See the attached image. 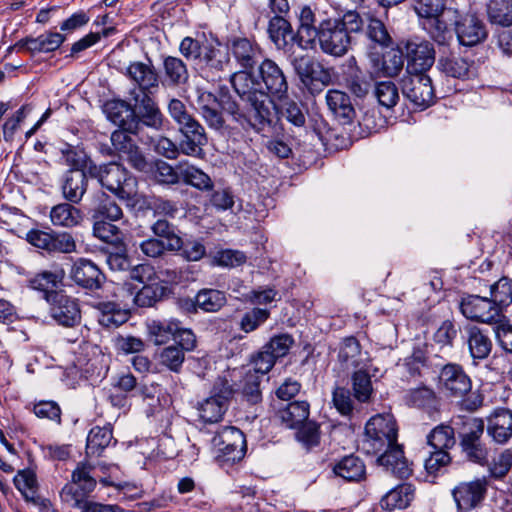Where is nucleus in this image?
Returning <instances> with one entry per match:
<instances>
[{
	"label": "nucleus",
	"mask_w": 512,
	"mask_h": 512,
	"mask_svg": "<svg viewBox=\"0 0 512 512\" xmlns=\"http://www.w3.org/2000/svg\"><path fill=\"white\" fill-rule=\"evenodd\" d=\"M333 471L346 481H360L365 476V465L359 457L349 455L341 459Z\"/></svg>",
	"instance_id": "37998d69"
},
{
	"label": "nucleus",
	"mask_w": 512,
	"mask_h": 512,
	"mask_svg": "<svg viewBox=\"0 0 512 512\" xmlns=\"http://www.w3.org/2000/svg\"><path fill=\"white\" fill-rule=\"evenodd\" d=\"M233 394L232 386L227 380L219 379L213 389V395L199 405V415L204 422L220 421L227 409V403Z\"/></svg>",
	"instance_id": "4468645a"
},
{
	"label": "nucleus",
	"mask_w": 512,
	"mask_h": 512,
	"mask_svg": "<svg viewBox=\"0 0 512 512\" xmlns=\"http://www.w3.org/2000/svg\"><path fill=\"white\" fill-rule=\"evenodd\" d=\"M158 361L170 371L179 373L185 361V352L178 345H169L159 352Z\"/></svg>",
	"instance_id": "6e6d98bb"
},
{
	"label": "nucleus",
	"mask_w": 512,
	"mask_h": 512,
	"mask_svg": "<svg viewBox=\"0 0 512 512\" xmlns=\"http://www.w3.org/2000/svg\"><path fill=\"white\" fill-rule=\"evenodd\" d=\"M472 388L470 377L454 363L444 365L438 375V389L447 397L462 398Z\"/></svg>",
	"instance_id": "f8f14e48"
},
{
	"label": "nucleus",
	"mask_w": 512,
	"mask_h": 512,
	"mask_svg": "<svg viewBox=\"0 0 512 512\" xmlns=\"http://www.w3.org/2000/svg\"><path fill=\"white\" fill-rule=\"evenodd\" d=\"M262 68L263 66H244L243 70L232 75L231 83L241 99H247L249 95L266 94L261 91Z\"/></svg>",
	"instance_id": "4be33fe9"
},
{
	"label": "nucleus",
	"mask_w": 512,
	"mask_h": 512,
	"mask_svg": "<svg viewBox=\"0 0 512 512\" xmlns=\"http://www.w3.org/2000/svg\"><path fill=\"white\" fill-rule=\"evenodd\" d=\"M112 221H105L102 219H96L93 225V234L98 239L112 243L119 240L120 230L119 228L111 223Z\"/></svg>",
	"instance_id": "0e129e2a"
},
{
	"label": "nucleus",
	"mask_w": 512,
	"mask_h": 512,
	"mask_svg": "<svg viewBox=\"0 0 512 512\" xmlns=\"http://www.w3.org/2000/svg\"><path fill=\"white\" fill-rule=\"evenodd\" d=\"M315 15L310 7L305 6L299 14V27L296 42L302 49L312 48L318 35L319 28L315 25Z\"/></svg>",
	"instance_id": "7c9ffc66"
},
{
	"label": "nucleus",
	"mask_w": 512,
	"mask_h": 512,
	"mask_svg": "<svg viewBox=\"0 0 512 512\" xmlns=\"http://www.w3.org/2000/svg\"><path fill=\"white\" fill-rule=\"evenodd\" d=\"M487 15L492 24L504 27L512 25V0H489Z\"/></svg>",
	"instance_id": "de8ad7c7"
},
{
	"label": "nucleus",
	"mask_w": 512,
	"mask_h": 512,
	"mask_svg": "<svg viewBox=\"0 0 512 512\" xmlns=\"http://www.w3.org/2000/svg\"><path fill=\"white\" fill-rule=\"evenodd\" d=\"M131 135L135 134L126 129L115 130L110 138L112 146L119 157L127 161L134 169L140 172H148L151 169V163Z\"/></svg>",
	"instance_id": "9d476101"
},
{
	"label": "nucleus",
	"mask_w": 512,
	"mask_h": 512,
	"mask_svg": "<svg viewBox=\"0 0 512 512\" xmlns=\"http://www.w3.org/2000/svg\"><path fill=\"white\" fill-rule=\"evenodd\" d=\"M51 317L60 325L73 327L80 323L81 312L77 301L62 292L52 291L46 293Z\"/></svg>",
	"instance_id": "ddd939ff"
},
{
	"label": "nucleus",
	"mask_w": 512,
	"mask_h": 512,
	"mask_svg": "<svg viewBox=\"0 0 512 512\" xmlns=\"http://www.w3.org/2000/svg\"><path fill=\"white\" fill-rule=\"evenodd\" d=\"M461 314L468 320L483 323L497 324L501 316L490 297L476 294H464L458 304Z\"/></svg>",
	"instance_id": "6e6552de"
},
{
	"label": "nucleus",
	"mask_w": 512,
	"mask_h": 512,
	"mask_svg": "<svg viewBox=\"0 0 512 512\" xmlns=\"http://www.w3.org/2000/svg\"><path fill=\"white\" fill-rule=\"evenodd\" d=\"M148 334L155 345H162L173 338L178 330V320H151L147 323Z\"/></svg>",
	"instance_id": "c03bdc74"
},
{
	"label": "nucleus",
	"mask_w": 512,
	"mask_h": 512,
	"mask_svg": "<svg viewBox=\"0 0 512 512\" xmlns=\"http://www.w3.org/2000/svg\"><path fill=\"white\" fill-rule=\"evenodd\" d=\"M87 173L120 199H131L137 193L136 178L118 163L111 162L99 166L90 163Z\"/></svg>",
	"instance_id": "7ed1b4c3"
},
{
	"label": "nucleus",
	"mask_w": 512,
	"mask_h": 512,
	"mask_svg": "<svg viewBox=\"0 0 512 512\" xmlns=\"http://www.w3.org/2000/svg\"><path fill=\"white\" fill-rule=\"evenodd\" d=\"M128 74L139 85L137 90H145L157 86L158 76L154 66H128Z\"/></svg>",
	"instance_id": "4d7b16f0"
},
{
	"label": "nucleus",
	"mask_w": 512,
	"mask_h": 512,
	"mask_svg": "<svg viewBox=\"0 0 512 512\" xmlns=\"http://www.w3.org/2000/svg\"><path fill=\"white\" fill-rule=\"evenodd\" d=\"M488 481L485 477L460 482L452 490L457 507L469 511L479 506L486 495Z\"/></svg>",
	"instance_id": "a211bd4d"
},
{
	"label": "nucleus",
	"mask_w": 512,
	"mask_h": 512,
	"mask_svg": "<svg viewBox=\"0 0 512 512\" xmlns=\"http://www.w3.org/2000/svg\"><path fill=\"white\" fill-rule=\"evenodd\" d=\"M260 381L261 376L251 370H248L243 377L242 394L251 404H256L261 401Z\"/></svg>",
	"instance_id": "680f3d73"
},
{
	"label": "nucleus",
	"mask_w": 512,
	"mask_h": 512,
	"mask_svg": "<svg viewBox=\"0 0 512 512\" xmlns=\"http://www.w3.org/2000/svg\"><path fill=\"white\" fill-rule=\"evenodd\" d=\"M364 22L356 11H348L341 18L320 23L317 38L325 53L339 57L348 51L352 33L361 31Z\"/></svg>",
	"instance_id": "f257e3e1"
},
{
	"label": "nucleus",
	"mask_w": 512,
	"mask_h": 512,
	"mask_svg": "<svg viewBox=\"0 0 512 512\" xmlns=\"http://www.w3.org/2000/svg\"><path fill=\"white\" fill-rule=\"evenodd\" d=\"M219 46L220 43L216 38L211 36L208 39L202 33L198 34L197 38L185 37L180 43L179 50L188 61L210 62L215 60L218 64H222V60L216 58Z\"/></svg>",
	"instance_id": "2eb2a0df"
},
{
	"label": "nucleus",
	"mask_w": 512,
	"mask_h": 512,
	"mask_svg": "<svg viewBox=\"0 0 512 512\" xmlns=\"http://www.w3.org/2000/svg\"><path fill=\"white\" fill-rule=\"evenodd\" d=\"M152 231L156 236L164 240L169 251H177L182 248L181 238L175 233L174 227L167 220H157L152 225Z\"/></svg>",
	"instance_id": "13d9d810"
},
{
	"label": "nucleus",
	"mask_w": 512,
	"mask_h": 512,
	"mask_svg": "<svg viewBox=\"0 0 512 512\" xmlns=\"http://www.w3.org/2000/svg\"><path fill=\"white\" fill-rule=\"evenodd\" d=\"M454 32L461 45L475 46L482 43L488 36L484 22L473 13H461L457 9L454 21Z\"/></svg>",
	"instance_id": "dca6fc26"
},
{
	"label": "nucleus",
	"mask_w": 512,
	"mask_h": 512,
	"mask_svg": "<svg viewBox=\"0 0 512 512\" xmlns=\"http://www.w3.org/2000/svg\"><path fill=\"white\" fill-rule=\"evenodd\" d=\"M326 103L330 111L339 118L343 124L350 123L355 117V109L350 97L340 90H329L326 94Z\"/></svg>",
	"instance_id": "473e14b6"
},
{
	"label": "nucleus",
	"mask_w": 512,
	"mask_h": 512,
	"mask_svg": "<svg viewBox=\"0 0 512 512\" xmlns=\"http://www.w3.org/2000/svg\"><path fill=\"white\" fill-rule=\"evenodd\" d=\"M296 436L307 449L317 446L320 440L319 426L315 422H305L299 427Z\"/></svg>",
	"instance_id": "774afa93"
},
{
	"label": "nucleus",
	"mask_w": 512,
	"mask_h": 512,
	"mask_svg": "<svg viewBox=\"0 0 512 512\" xmlns=\"http://www.w3.org/2000/svg\"><path fill=\"white\" fill-rule=\"evenodd\" d=\"M452 424L460 443L481 439L484 432V421L481 418L457 415L452 419Z\"/></svg>",
	"instance_id": "f704fd0d"
},
{
	"label": "nucleus",
	"mask_w": 512,
	"mask_h": 512,
	"mask_svg": "<svg viewBox=\"0 0 512 512\" xmlns=\"http://www.w3.org/2000/svg\"><path fill=\"white\" fill-rule=\"evenodd\" d=\"M401 85L404 96L415 106L425 109L434 102L432 80L424 66L421 69L417 66H406Z\"/></svg>",
	"instance_id": "423d86ee"
},
{
	"label": "nucleus",
	"mask_w": 512,
	"mask_h": 512,
	"mask_svg": "<svg viewBox=\"0 0 512 512\" xmlns=\"http://www.w3.org/2000/svg\"><path fill=\"white\" fill-rule=\"evenodd\" d=\"M377 462L383 466L387 471L396 475L399 478L408 477L411 473L407 459L404 456L402 447L396 442L391 447L379 453Z\"/></svg>",
	"instance_id": "a878e982"
},
{
	"label": "nucleus",
	"mask_w": 512,
	"mask_h": 512,
	"mask_svg": "<svg viewBox=\"0 0 512 512\" xmlns=\"http://www.w3.org/2000/svg\"><path fill=\"white\" fill-rule=\"evenodd\" d=\"M374 71L362 70L359 66H347L343 72V84L355 96L362 98L370 91L372 82L382 76H398L403 66H373Z\"/></svg>",
	"instance_id": "0eeeda50"
},
{
	"label": "nucleus",
	"mask_w": 512,
	"mask_h": 512,
	"mask_svg": "<svg viewBox=\"0 0 512 512\" xmlns=\"http://www.w3.org/2000/svg\"><path fill=\"white\" fill-rule=\"evenodd\" d=\"M415 496V488L412 484L403 483L388 491L380 501V505L387 511L405 509L410 505Z\"/></svg>",
	"instance_id": "2f4dec72"
},
{
	"label": "nucleus",
	"mask_w": 512,
	"mask_h": 512,
	"mask_svg": "<svg viewBox=\"0 0 512 512\" xmlns=\"http://www.w3.org/2000/svg\"><path fill=\"white\" fill-rule=\"evenodd\" d=\"M95 466L89 462H79L71 475V481L64 485L60 492L64 502L88 497L94 491L97 481L93 475Z\"/></svg>",
	"instance_id": "1a4fd4ad"
},
{
	"label": "nucleus",
	"mask_w": 512,
	"mask_h": 512,
	"mask_svg": "<svg viewBox=\"0 0 512 512\" xmlns=\"http://www.w3.org/2000/svg\"><path fill=\"white\" fill-rule=\"evenodd\" d=\"M100 325L106 328H116L124 324L129 319V312L121 309L113 302L100 303L99 306Z\"/></svg>",
	"instance_id": "a18cd8bd"
},
{
	"label": "nucleus",
	"mask_w": 512,
	"mask_h": 512,
	"mask_svg": "<svg viewBox=\"0 0 512 512\" xmlns=\"http://www.w3.org/2000/svg\"><path fill=\"white\" fill-rule=\"evenodd\" d=\"M74 203H60L52 207L50 211V220L54 226L73 228L78 226L83 220V214L80 209L73 205Z\"/></svg>",
	"instance_id": "c9c22d12"
},
{
	"label": "nucleus",
	"mask_w": 512,
	"mask_h": 512,
	"mask_svg": "<svg viewBox=\"0 0 512 512\" xmlns=\"http://www.w3.org/2000/svg\"><path fill=\"white\" fill-rule=\"evenodd\" d=\"M242 100L247 104L246 112H242L239 104L228 95L219 98L218 106L244 129L253 128L260 132L271 124L274 106L267 94L249 95Z\"/></svg>",
	"instance_id": "f03ea898"
},
{
	"label": "nucleus",
	"mask_w": 512,
	"mask_h": 512,
	"mask_svg": "<svg viewBox=\"0 0 512 512\" xmlns=\"http://www.w3.org/2000/svg\"><path fill=\"white\" fill-rule=\"evenodd\" d=\"M26 240L32 246L48 253L69 254L76 251L75 239L67 232H47L31 229L26 234Z\"/></svg>",
	"instance_id": "9b49d317"
},
{
	"label": "nucleus",
	"mask_w": 512,
	"mask_h": 512,
	"mask_svg": "<svg viewBox=\"0 0 512 512\" xmlns=\"http://www.w3.org/2000/svg\"><path fill=\"white\" fill-rule=\"evenodd\" d=\"M351 382L354 398L361 403L369 402L373 394L370 375L363 370H358L353 373Z\"/></svg>",
	"instance_id": "864d4df0"
},
{
	"label": "nucleus",
	"mask_w": 512,
	"mask_h": 512,
	"mask_svg": "<svg viewBox=\"0 0 512 512\" xmlns=\"http://www.w3.org/2000/svg\"><path fill=\"white\" fill-rule=\"evenodd\" d=\"M309 404L306 401H294L278 411L281 422L288 428H298L309 417Z\"/></svg>",
	"instance_id": "4c0bfd02"
},
{
	"label": "nucleus",
	"mask_w": 512,
	"mask_h": 512,
	"mask_svg": "<svg viewBox=\"0 0 512 512\" xmlns=\"http://www.w3.org/2000/svg\"><path fill=\"white\" fill-rule=\"evenodd\" d=\"M165 288L157 282L144 285L134 296L133 302L139 307L153 306L164 294Z\"/></svg>",
	"instance_id": "bf43d9fd"
},
{
	"label": "nucleus",
	"mask_w": 512,
	"mask_h": 512,
	"mask_svg": "<svg viewBox=\"0 0 512 512\" xmlns=\"http://www.w3.org/2000/svg\"><path fill=\"white\" fill-rule=\"evenodd\" d=\"M487 433L496 443L507 442L512 436V411L496 409L488 417Z\"/></svg>",
	"instance_id": "cd10ccee"
},
{
	"label": "nucleus",
	"mask_w": 512,
	"mask_h": 512,
	"mask_svg": "<svg viewBox=\"0 0 512 512\" xmlns=\"http://www.w3.org/2000/svg\"><path fill=\"white\" fill-rule=\"evenodd\" d=\"M123 217L120 206L104 192L93 196V218L108 221H118Z\"/></svg>",
	"instance_id": "e433bc0d"
},
{
	"label": "nucleus",
	"mask_w": 512,
	"mask_h": 512,
	"mask_svg": "<svg viewBox=\"0 0 512 512\" xmlns=\"http://www.w3.org/2000/svg\"><path fill=\"white\" fill-rule=\"evenodd\" d=\"M88 173L78 170L66 172L61 185L63 197L70 203H79L87 191Z\"/></svg>",
	"instance_id": "c85d7f7f"
},
{
	"label": "nucleus",
	"mask_w": 512,
	"mask_h": 512,
	"mask_svg": "<svg viewBox=\"0 0 512 512\" xmlns=\"http://www.w3.org/2000/svg\"><path fill=\"white\" fill-rule=\"evenodd\" d=\"M301 82L311 94L321 92L331 83L332 69L325 66H296Z\"/></svg>",
	"instance_id": "bb28decb"
},
{
	"label": "nucleus",
	"mask_w": 512,
	"mask_h": 512,
	"mask_svg": "<svg viewBox=\"0 0 512 512\" xmlns=\"http://www.w3.org/2000/svg\"><path fill=\"white\" fill-rule=\"evenodd\" d=\"M246 441L244 434L238 428L225 426L217 431L212 438L213 446L229 445L234 443L236 448L240 447Z\"/></svg>",
	"instance_id": "e2e57ef3"
},
{
	"label": "nucleus",
	"mask_w": 512,
	"mask_h": 512,
	"mask_svg": "<svg viewBox=\"0 0 512 512\" xmlns=\"http://www.w3.org/2000/svg\"><path fill=\"white\" fill-rule=\"evenodd\" d=\"M294 340L288 334H280L271 338V340L264 345V348L274 356L275 359L284 357L293 345Z\"/></svg>",
	"instance_id": "69168bd1"
},
{
	"label": "nucleus",
	"mask_w": 512,
	"mask_h": 512,
	"mask_svg": "<svg viewBox=\"0 0 512 512\" xmlns=\"http://www.w3.org/2000/svg\"><path fill=\"white\" fill-rule=\"evenodd\" d=\"M231 52L240 64H275L263 55L260 47L245 38L235 40Z\"/></svg>",
	"instance_id": "c756f323"
},
{
	"label": "nucleus",
	"mask_w": 512,
	"mask_h": 512,
	"mask_svg": "<svg viewBox=\"0 0 512 512\" xmlns=\"http://www.w3.org/2000/svg\"><path fill=\"white\" fill-rule=\"evenodd\" d=\"M367 35L372 41L367 48V57L372 64H403V51L392 45V38L381 20H369Z\"/></svg>",
	"instance_id": "20e7f679"
},
{
	"label": "nucleus",
	"mask_w": 512,
	"mask_h": 512,
	"mask_svg": "<svg viewBox=\"0 0 512 512\" xmlns=\"http://www.w3.org/2000/svg\"><path fill=\"white\" fill-rule=\"evenodd\" d=\"M490 299L502 317V312L512 305V279L503 276L491 284Z\"/></svg>",
	"instance_id": "79ce46f5"
},
{
	"label": "nucleus",
	"mask_w": 512,
	"mask_h": 512,
	"mask_svg": "<svg viewBox=\"0 0 512 512\" xmlns=\"http://www.w3.org/2000/svg\"><path fill=\"white\" fill-rule=\"evenodd\" d=\"M70 278L84 289L96 290L102 286L105 275L91 260L79 258L72 265Z\"/></svg>",
	"instance_id": "412c9836"
},
{
	"label": "nucleus",
	"mask_w": 512,
	"mask_h": 512,
	"mask_svg": "<svg viewBox=\"0 0 512 512\" xmlns=\"http://www.w3.org/2000/svg\"><path fill=\"white\" fill-rule=\"evenodd\" d=\"M461 449L466 457L475 463L484 464L487 462V449L481 443V439L460 443Z\"/></svg>",
	"instance_id": "338daca9"
},
{
	"label": "nucleus",
	"mask_w": 512,
	"mask_h": 512,
	"mask_svg": "<svg viewBox=\"0 0 512 512\" xmlns=\"http://www.w3.org/2000/svg\"><path fill=\"white\" fill-rule=\"evenodd\" d=\"M274 110H277L279 116L281 118H285L291 124L301 127L305 124L306 117L304 112L302 111L300 105L288 98L283 99L280 104L277 106L273 103Z\"/></svg>",
	"instance_id": "5fc2aeb1"
},
{
	"label": "nucleus",
	"mask_w": 512,
	"mask_h": 512,
	"mask_svg": "<svg viewBox=\"0 0 512 512\" xmlns=\"http://www.w3.org/2000/svg\"><path fill=\"white\" fill-rule=\"evenodd\" d=\"M267 32L278 49H286L291 42H296V34H293L291 24L283 16L272 17Z\"/></svg>",
	"instance_id": "72a5a7b5"
},
{
	"label": "nucleus",
	"mask_w": 512,
	"mask_h": 512,
	"mask_svg": "<svg viewBox=\"0 0 512 512\" xmlns=\"http://www.w3.org/2000/svg\"><path fill=\"white\" fill-rule=\"evenodd\" d=\"M398 428L391 414H377L365 426L363 450L376 455L397 442Z\"/></svg>",
	"instance_id": "39448f33"
},
{
	"label": "nucleus",
	"mask_w": 512,
	"mask_h": 512,
	"mask_svg": "<svg viewBox=\"0 0 512 512\" xmlns=\"http://www.w3.org/2000/svg\"><path fill=\"white\" fill-rule=\"evenodd\" d=\"M65 36L58 32H48L38 37H26L19 40L14 48L20 52L36 55L41 52H51L58 49L65 41Z\"/></svg>",
	"instance_id": "b1692460"
},
{
	"label": "nucleus",
	"mask_w": 512,
	"mask_h": 512,
	"mask_svg": "<svg viewBox=\"0 0 512 512\" xmlns=\"http://www.w3.org/2000/svg\"><path fill=\"white\" fill-rule=\"evenodd\" d=\"M133 110L138 122V133L142 126L160 130L163 127L164 116L155 101L142 90H132Z\"/></svg>",
	"instance_id": "f3484780"
},
{
	"label": "nucleus",
	"mask_w": 512,
	"mask_h": 512,
	"mask_svg": "<svg viewBox=\"0 0 512 512\" xmlns=\"http://www.w3.org/2000/svg\"><path fill=\"white\" fill-rule=\"evenodd\" d=\"M179 173L181 180L185 184L193 186L200 191L208 192L214 187V182L211 177L193 165L179 163Z\"/></svg>",
	"instance_id": "ea45409f"
},
{
	"label": "nucleus",
	"mask_w": 512,
	"mask_h": 512,
	"mask_svg": "<svg viewBox=\"0 0 512 512\" xmlns=\"http://www.w3.org/2000/svg\"><path fill=\"white\" fill-rule=\"evenodd\" d=\"M280 94L287 90V82L279 66H263L261 73V91Z\"/></svg>",
	"instance_id": "49530a36"
},
{
	"label": "nucleus",
	"mask_w": 512,
	"mask_h": 512,
	"mask_svg": "<svg viewBox=\"0 0 512 512\" xmlns=\"http://www.w3.org/2000/svg\"><path fill=\"white\" fill-rule=\"evenodd\" d=\"M225 293L216 289H202L195 297V305L206 312H217L226 304Z\"/></svg>",
	"instance_id": "603ef678"
},
{
	"label": "nucleus",
	"mask_w": 512,
	"mask_h": 512,
	"mask_svg": "<svg viewBox=\"0 0 512 512\" xmlns=\"http://www.w3.org/2000/svg\"><path fill=\"white\" fill-rule=\"evenodd\" d=\"M456 17L457 9L448 7L447 10L441 14L424 18L422 27L434 41L439 44H444L453 37L451 27L454 28Z\"/></svg>",
	"instance_id": "aec40b11"
},
{
	"label": "nucleus",
	"mask_w": 512,
	"mask_h": 512,
	"mask_svg": "<svg viewBox=\"0 0 512 512\" xmlns=\"http://www.w3.org/2000/svg\"><path fill=\"white\" fill-rule=\"evenodd\" d=\"M427 443L433 450L447 451L455 443L454 426L439 425L427 436Z\"/></svg>",
	"instance_id": "09e8293b"
},
{
	"label": "nucleus",
	"mask_w": 512,
	"mask_h": 512,
	"mask_svg": "<svg viewBox=\"0 0 512 512\" xmlns=\"http://www.w3.org/2000/svg\"><path fill=\"white\" fill-rule=\"evenodd\" d=\"M375 96L380 105L386 108L394 107L399 100V93L392 81L376 82Z\"/></svg>",
	"instance_id": "052dcab7"
},
{
	"label": "nucleus",
	"mask_w": 512,
	"mask_h": 512,
	"mask_svg": "<svg viewBox=\"0 0 512 512\" xmlns=\"http://www.w3.org/2000/svg\"><path fill=\"white\" fill-rule=\"evenodd\" d=\"M467 344L473 359H486L492 350V341L476 326L467 330Z\"/></svg>",
	"instance_id": "a19ab883"
},
{
	"label": "nucleus",
	"mask_w": 512,
	"mask_h": 512,
	"mask_svg": "<svg viewBox=\"0 0 512 512\" xmlns=\"http://www.w3.org/2000/svg\"><path fill=\"white\" fill-rule=\"evenodd\" d=\"M403 51V58L407 60L408 64H434L435 62V49L434 45L424 39H410L402 42L399 45Z\"/></svg>",
	"instance_id": "393cba45"
},
{
	"label": "nucleus",
	"mask_w": 512,
	"mask_h": 512,
	"mask_svg": "<svg viewBox=\"0 0 512 512\" xmlns=\"http://www.w3.org/2000/svg\"><path fill=\"white\" fill-rule=\"evenodd\" d=\"M103 113L107 119L120 129L138 134V122L135 119L133 106L123 100H109L103 105Z\"/></svg>",
	"instance_id": "5701e85b"
},
{
	"label": "nucleus",
	"mask_w": 512,
	"mask_h": 512,
	"mask_svg": "<svg viewBox=\"0 0 512 512\" xmlns=\"http://www.w3.org/2000/svg\"><path fill=\"white\" fill-rule=\"evenodd\" d=\"M182 135L179 142V149L182 154L201 158L204 155L203 147L207 144L208 138L204 127L194 118L187 124L178 127Z\"/></svg>",
	"instance_id": "6ab92c4d"
},
{
	"label": "nucleus",
	"mask_w": 512,
	"mask_h": 512,
	"mask_svg": "<svg viewBox=\"0 0 512 512\" xmlns=\"http://www.w3.org/2000/svg\"><path fill=\"white\" fill-rule=\"evenodd\" d=\"M406 400L409 405L421 408L429 414L438 411L439 398L435 391L429 387L422 386L411 389L407 394Z\"/></svg>",
	"instance_id": "58836bf2"
},
{
	"label": "nucleus",
	"mask_w": 512,
	"mask_h": 512,
	"mask_svg": "<svg viewBox=\"0 0 512 512\" xmlns=\"http://www.w3.org/2000/svg\"><path fill=\"white\" fill-rule=\"evenodd\" d=\"M65 272L62 268H56L54 271H42L36 274L31 280L30 285L33 289L46 293L56 291L55 289L64 279Z\"/></svg>",
	"instance_id": "3c124183"
},
{
	"label": "nucleus",
	"mask_w": 512,
	"mask_h": 512,
	"mask_svg": "<svg viewBox=\"0 0 512 512\" xmlns=\"http://www.w3.org/2000/svg\"><path fill=\"white\" fill-rule=\"evenodd\" d=\"M112 440V430L108 426L94 427L87 436V456H98Z\"/></svg>",
	"instance_id": "8fccbe9b"
}]
</instances>
